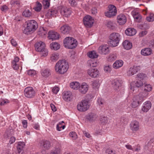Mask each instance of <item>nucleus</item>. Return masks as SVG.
<instances>
[{"instance_id":"nucleus-12","label":"nucleus","mask_w":154,"mask_h":154,"mask_svg":"<svg viewBox=\"0 0 154 154\" xmlns=\"http://www.w3.org/2000/svg\"><path fill=\"white\" fill-rule=\"evenodd\" d=\"M98 51L101 54L106 55L109 52V48L107 45H101L98 48Z\"/></svg>"},{"instance_id":"nucleus-42","label":"nucleus","mask_w":154,"mask_h":154,"mask_svg":"<svg viewBox=\"0 0 154 154\" xmlns=\"http://www.w3.org/2000/svg\"><path fill=\"white\" fill-rule=\"evenodd\" d=\"M64 123L63 121H62L59 122L58 124L57 125V130L59 131H60L61 129H63L65 128V126L63 125L62 124Z\"/></svg>"},{"instance_id":"nucleus-17","label":"nucleus","mask_w":154,"mask_h":154,"mask_svg":"<svg viewBox=\"0 0 154 154\" xmlns=\"http://www.w3.org/2000/svg\"><path fill=\"white\" fill-rule=\"evenodd\" d=\"M139 123L137 121H133L130 123V129L133 132L138 131L139 130Z\"/></svg>"},{"instance_id":"nucleus-47","label":"nucleus","mask_w":154,"mask_h":154,"mask_svg":"<svg viewBox=\"0 0 154 154\" xmlns=\"http://www.w3.org/2000/svg\"><path fill=\"white\" fill-rule=\"evenodd\" d=\"M9 103V101L8 99L2 98L0 99V105L2 106L5 105Z\"/></svg>"},{"instance_id":"nucleus-21","label":"nucleus","mask_w":154,"mask_h":154,"mask_svg":"<svg viewBox=\"0 0 154 154\" xmlns=\"http://www.w3.org/2000/svg\"><path fill=\"white\" fill-rule=\"evenodd\" d=\"M48 38L52 40L57 39L59 38V34L53 31H50L48 32Z\"/></svg>"},{"instance_id":"nucleus-56","label":"nucleus","mask_w":154,"mask_h":154,"mask_svg":"<svg viewBox=\"0 0 154 154\" xmlns=\"http://www.w3.org/2000/svg\"><path fill=\"white\" fill-rule=\"evenodd\" d=\"M39 52H41V54L43 56L45 57L47 56L48 54V50L45 48L42 51H40Z\"/></svg>"},{"instance_id":"nucleus-18","label":"nucleus","mask_w":154,"mask_h":154,"mask_svg":"<svg viewBox=\"0 0 154 154\" xmlns=\"http://www.w3.org/2000/svg\"><path fill=\"white\" fill-rule=\"evenodd\" d=\"M35 47L36 51H42L45 48V45L44 42L40 41L37 42L35 44Z\"/></svg>"},{"instance_id":"nucleus-26","label":"nucleus","mask_w":154,"mask_h":154,"mask_svg":"<svg viewBox=\"0 0 154 154\" xmlns=\"http://www.w3.org/2000/svg\"><path fill=\"white\" fill-rule=\"evenodd\" d=\"M60 56L58 53L54 52L52 53L50 57V60L52 62H56L58 60Z\"/></svg>"},{"instance_id":"nucleus-41","label":"nucleus","mask_w":154,"mask_h":154,"mask_svg":"<svg viewBox=\"0 0 154 154\" xmlns=\"http://www.w3.org/2000/svg\"><path fill=\"white\" fill-rule=\"evenodd\" d=\"M106 25L108 28L112 29H115L116 27V24L114 22L112 21H108Z\"/></svg>"},{"instance_id":"nucleus-29","label":"nucleus","mask_w":154,"mask_h":154,"mask_svg":"<svg viewBox=\"0 0 154 154\" xmlns=\"http://www.w3.org/2000/svg\"><path fill=\"white\" fill-rule=\"evenodd\" d=\"M70 29V27L69 26L64 25L61 27L60 30L62 33L67 34L69 33Z\"/></svg>"},{"instance_id":"nucleus-10","label":"nucleus","mask_w":154,"mask_h":154,"mask_svg":"<svg viewBox=\"0 0 154 154\" xmlns=\"http://www.w3.org/2000/svg\"><path fill=\"white\" fill-rule=\"evenodd\" d=\"M87 73L90 77L95 78L99 76L100 73L97 68H91L88 70Z\"/></svg>"},{"instance_id":"nucleus-28","label":"nucleus","mask_w":154,"mask_h":154,"mask_svg":"<svg viewBox=\"0 0 154 154\" xmlns=\"http://www.w3.org/2000/svg\"><path fill=\"white\" fill-rule=\"evenodd\" d=\"M124 48L126 50H129L131 48L132 45V43L128 40H125L122 43Z\"/></svg>"},{"instance_id":"nucleus-11","label":"nucleus","mask_w":154,"mask_h":154,"mask_svg":"<svg viewBox=\"0 0 154 154\" xmlns=\"http://www.w3.org/2000/svg\"><path fill=\"white\" fill-rule=\"evenodd\" d=\"M60 12L61 14L66 17H68L72 13L71 9L64 6L60 7Z\"/></svg>"},{"instance_id":"nucleus-64","label":"nucleus","mask_w":154,"mask_h":154,"mask_svg":"<svg viewBox=\"0 0 154 154\" xmlns=\"http://www.w3.org/2000/svg\"><path fill=\"white\" fill-rule=\"evenodd\" d=\"M106 154H116L115 151L109 149H107L106 150Z\"/></svg>"},{"instance_id":"nucleus-9","label":"nucleus","mask_w":154,"mask_h":154,"mask_svg":"<svg viewBox=\"0 0 154 154\" xmlns=\"http://www.w3.org/2000/svg\"><path fill=\"white\" fill-rule=\"evenodd\" d=\"M84 25L87 27H91L93 25L94 20L92 17L89 15L85 16L83 19Z\"/></svg>"},{"instance_id":"nucleus-1","label":"nucleus","mask_w":154,"mask_h":154,"mask_svg":"<svg viewBox=\"0 0 154 154\" xmlns=\"http://www.w3.org/2000/svg\"><path fill=\"white\" fill-rule=\"evenodd\" d=\"M69 67L68 63L65 60H59L55 64L54 69L58 73L63 74L67 71Z\"/></svg>"},{"instance_id":"nucleus-55","label":"nucleus","mask_w":154,"mask_h":154,"mask_svg":"<svg viewBox=\"0 0 154 154\" xmlns=\"http://www.w3.org/2000/svg\"><path fill=\"white\" fill-rule=\"evenodd\" d=\"M20 3V1L18 0H11V4L12 6L19 5Z\"/></svg>"},{"instance_id":"nucleus-57","label":"nucleus","mask_w":154,"mask_h":154,"mask_svg":"<svg viewBox=\"0 0 154 154\" xmlns=\"http://www.w3.org/2000/svg\"><path fill=\"white\" fill-rule=\"evenodd\" d=\"M68 1L72 6L75 7L77 5V2L75 0H68Z\"/></svg>"},{"instance_id":"nucleus-24","label":"nucleus","mask_w":154,"mask_h":154,"mask_svg":"<svg viewBox=\"0 0 154 154\" xmlns=\"http://www.w3.org/2000/svg\"><path fill=\"white\" fill-rule=\"evenodd\" d=\"M41 146L46 149H49L51 146L50 142L47 140H43L40 143Z\"/></svg>"},{"instance_id":"nucleus-46","label":"nucleus","mask_w":154,"mask_h":154,"mask_svg":"<svg viewBox=\"0 0 154 154\" xmlns=\"http://www.w3.org/2000/svg\"><path fill=\"white\" fill-rule=\"evenodd\" d=\"M43 4L45 8H48L50 5V0H44L43 1Z\"/></svg>"},{"instance_id":"nucleus-59","label":"nucleus","mask_w":154,"mask_h":154,"mask_svg":"<svg viewBox=\"0 0 154 154\" xmlns=\"http://www.w3.org/2000/svg\"><path fill=\"white\" fill-rule=\"evenodd\" d=\"M97 102L98 104L100 106H101L104 104V101L101 98H98L97 100Z\"/></svg>"},{"instance_id":"nucleus-52","label":"nucleus","mask_w":154,"mask_h":154,"mask_svg":"<svg viewBox=\"0 0 154 154\" xmlns=\"http://www.w3.org/2000/svg\"><path fill=\"white\" fill-rule=\"evenodd\" d=\"M104 70L105 72H110L111 70V66L110 65H106L104 67Z\"/></svg>"},{"instance_id":"nucleus-35","label":"nucleus","mask_w":154,"mask_h":154,"mask_svg":"<svg viewBox=\"0 0 154 154\" xmlns=\"http://www.w3.org/2000/svg\"><path fill=\"white\" fill-rule=\"evenodd\" d=\"M91 85L94 89H98L100 85V83L98 80L96 79L91 81Z\"/></svg>"},{"instance_id":"nucleus-5","label":"nucleus","mask_w":154,"mask_h":154,"mask_svg":"<svg viewBox=\"0 0 154 154\" xmlns=\"http://www.w3.org/2000/svg\"><path fill=\"white\" fill-rule=\"evenodd\" d=\"M90 106L88 101L86 100H83L78 103L77 109L80 112H85L89 108Z\"/></svg>"},{"instance_id":"nucleus-51","label":"nucleus","mask_w":154,"mask_h":154,"mask_svg":"<svg viewBox=\"0 0 154 154\" xmlns=\"http://www.w3.org/2000/svg\"><path fill=\"white\" fill-rule=\"evenodd\" d=\"M133 16L135 21L139 22L141 21L142 17L140 14H139L136 16Z\"/></svg>"},{"instance_id":"nucleus-58","label":"nucleus","mask_w":154,"mask_h":154,"mask_svg":"<svg viewBox=\"0 0 154 154\" xmlns=\"http://www.w3.org/2000/svg\"><path fill=\"white\" fill-rule=\"evenodd\" d=\"M108 118L106 117H103L101 118V122L103 124H105L107 122Z\"/></svg>"},{"instance_id":"nucleus-44","label":"nucleus","mask_w":154,"mask_h":154,"mask_svg":"<svg viewBox=\"0 0 154 154\" xmlns=\"http://www.w3.org/2000/svg\"><path fill=\"white\" fill-rule=\"evenodd\" d=\"M117 58V55L116 54H111L109 55L108 60L109 61H114Z\"/></svg>"},{"instance_id":"nucleus-16","label":"nucleus","mask_w":154,"mask_h":154,"mask_svg":"<svg viewBox=\"0 0 154 154\" xmlns=\"http://www.w3.org/2000/svg\"><path fill=\"white\" fill-rule=\"evenodd\" d=\"M117 21L120 25H123L126 22L127 18L125 14H121L117 16Z\"/></svg>"},{"instance_id":"nucleus-60","label":"nucleus","mask_w":154,"mask_h":154,"mask_svg":"<svg viewBox=\"0 0 154 154\" xmlns=\"http://www.w3.org/2000/svg\"><path fill=\"white\" fill-rule=\"evenodd\" d=\"M131 14L132 16H136L140 14L137 9H134L131 12Z\"/></svg>"},{"instance_id":"nucleus-40","label":"nucleus","mask_w":154,"mask_h":154,"mask_svg":"<svg viewBox=\"0 0 154 154\" xmlns=\"http://www.w3.org/2000/svg\"><path fill=\"white\" fill-rule=\"evenodd\" d=\"M23 15L26 17H30L32 16L31 11L28 9H26L23 12Z\"/></svg>"},{"instance_id":"nucleus-2","label":"nucleus","mask_w":154,"mask_h":154,"mask_svg":"<svg viewBox=\"0 0 154 154\" xmlns=\"http://www.w3.org/2000/svg\"><path fill=\"white\" fill-rule=\"evenodd\" d=\"M38 28L37 22L34 20H30L27 22V26L25 28L24 32L28 34L34 32Z\"/></svg>"},{"instance_id":"nucleus-20","label":"nucleus","mask_w":154,"mask_h":154,"mask_svg":"<svg viewBox=\"0 0 154 154\" xmlns=\"http://www.w3.org/2000/svg\"><path fill=\"white\" fill-rule=\"evenodd\" d=\"M152 50L150 48H146L142 49L140 51V54L144 56H148L151 55L152 54Z\"/></svg>"},{"instance_id":"nucleus-61","label":"nucleus","mask_w":154,"mask_h":154,"mask_svg":"<svg viewBox=\"0 0 154 154\" xmlns=\"http://www.w3.org/2000/svg\"><path fill=\"white\" fill-rule=\"evenodd\" d=\"M59 88L58 87H55L53 88L52 89V92L55 94H57L59 91Z\"/></svg>"},{"instance_id":"nucleus-25","label":"nucleus","mask_w":154,"mask_h":154,"mask_svg":"<svg viewBox=\"0 0 154 154\" xmlns=\"http://www.w3.org/2000/svg\"><path fill=\"white\" fill-rule=\"evenodd\" d=\"M19 58L17 57H16L12 62V65L14 70H16L19 69Z\"/></svg>"},{"instance_id":"nucleus-14","label":"nucleus","mask_w":154,"mask_h":154,"mask_svg":"<svg viewBox=\"0 0 154 154\" xmlns=\"http://www.w3.org/2000/svg\"><path fill=\"white\" fill-rule=\"evenodd\" d=\"M140 69V66H134L129 68L127 72V75L129 76L132 75L136 73Z\"/></svg>"},{"instance_id":"nucleus-36","label":"nucleus","mask_w":154,"mask_h":154,"mask_svg":"<svg viewBox=\"0 0 154 154\" xmlns=\"http://www.w3.org/2000/svg\"><path fill=\"white\" fill-rule=\"evenodd\" d=\"M60 47V45L56 42H52L50 44V48L53 50H57Z\"/></svg>"},{"instance_id":"nucleus-45","label":"nucleus","mask_w":154,"mask_h":154,"mask_svg":"<svg viewBox=\"0 0 154 154\" xmlns=\"http://www.w3.org/2000/svg\"><path fill=\"white\" fill-rule=\"evenodd\" d=\"M137 76L138 80L145 79L147 78L146 75L143 73H141L138 74Z\"/></svg>"},{"instance_id":"nucleus-54","label":"nucleus","mask_w":154,"mask_h":154,"mask_svg":"<svg viewBox=\"0 0 154 154\" xmlns=\"http://www.w3.org/2000/svg\"><path fill=\"white\" fill-rule=\"evenodd\" d=\"M36 71L34 70H30L27 71V74L31 76H33L36 74Z\"/></svg>"},{"instance_id":"nucleus-49","label":"nucleus","mask_w":154,"mask_h":154,"mask_svg":"<svg viewBox=\"0 0 154 154\" xmlns=\"http://www.w3.org/2000/svg\"><path fill=\"white\" fill-rule=\"evenodd\" d=\"M42 8V5L39 2H37L36 3V5L34 8L35 10L37 11H39Z\"/></svg>"},{"instance_id":"nucleus-30","label":"nucleus","mask_w":154,"mask_h":154,"mask_svg":"<svg viewBox=\"0 0 154 154\" xmlns=\"http://www.w3.org/2000/svg\"><path fill=\"white\" fill-rule=\"evenodd\" d=\"M88 57L91 59L96 58L98 57L97 53L95 51H89L87 54Z\"/></svg>"},{"instance_id":"nucleus-7","label":"nucleus","mask_w":154,"mask_h":154,"mask_svg":"<svg viewBox=\"0 0 154 154\" xmlns=\"http://www.w3.org/2000/svg\"><path fill=\"white\" fill-rule=\"evenodd\" d=\"M116 7L114 5H110L109 6V10L105 12V15L108 17L115 16L117 14Z\"/></svg>"},{"instance_id":"nucleus-33","label":"nucleus","mask_w":154,"mask_h":154,"mask_svg":"<svg viewBox=\"0 0 154 154\" xmlns=\"http://www.w3.org/2000/svg\"><path fill=\"white\" fill-rule=\"evenodd\" d=\"M48 29L46 28L41 27L38 32V34L42 37H44L47 34Z\"/></svg>"},{"instance_id":"nucleus-31","label":"nucleus","mask_w":154,"mask_h":154,"mask_svg":"<svg viewBox=\"0 0 154 154\" xmlns=\"http://www.w3.org/2000/svg\"><path fill=\"white\" fill-rule=\"evenodd\" d=\"M41 74L42 76L47 78L51 75L50 71L48 69H43L41 71Z\"/></svg>"},{"instance_id":"nucleus-19","label":"nucleus","mask_w":154,"mask_h":154,"mask_svg":"<svg viewBox=\"0 0 154 154\" xmlns=\"http://www.w3.org/2000/svg\"><path fill=\"white\" fill-rule=\"evenodd\" d=\"M72 94L69 91H65L63 93V98L66 101H70L72 99Z\"/></svg>"},{"instance_id":"nucleus-34","label":"nucleus","mask_w":154,"mask_h":154,"mask_svg":"<svg viewBox=\"0 0 154 154\" xmlns=\"http://www.w3.org/2000/svg\"><path fill=\"white\" fill-rule=\"evenodd\" d=\"M80 85L78 82H73L70 83V87L74 90H77L79 89Z\"/></svg>"},{"instance_id":"nucleus-50","label":"nucleus","mask_w":154,"mask_h":154,"mask_svg":"<svg viewBox=\"0 0 154 154\" xmlns=\"http://www.w3.org/2000/svg\"><path fill=\"white\" fill-rule=\"evenodd\" d=\"M88 63L91 66L96 67L97 65L96 61L95 60H91L88 61Z\"/></svg>"},{"instance_id":"nucleus-22","label":"nucleus","mask_w":154,"mask_h":154,"mask_svg":"<svg viewBox=\"0 0 154 154\" xmlns=\"http://www.w3.org/2000/svg\"><path fill=\"white\" fill-rule=\"evenodd\" d=\"M143 83L142 81L139 80L138 79L136 82H132L131 84V90L134 91V88H137L141 87L143 85Z\"/></svg>"},{"instance_id":"nucleus-53","label":"nucleus","mask_w":154,"mask_h":154,"mask_svg":"<svg viewBox=\"0 0 154 154\" xmlns=\"http://www.w3.org/2000/svg\"><path fill=\"white\" fill-rule=\"evenodd\" d=\"M146 20L149 22H152L154 20V14H151L149 16L146 17Z\"/></svg>"},{"instance_id":"nucleus-15","label":"nucleus","mask_w":154,"mask_h":154,"mask_svg":"<svg viewBox=\"0 0 154 154\" xmlns=\"http://www.w3.org/2000/svg\"><path fill=\"white\" fill-rule=\"evenodd\" d=\"M88 89V85L85 82H83L80 85L79 88V92L82 94L86 93Z\"/></svg>"},{"instance_id":"nucleus-38","label":"nucleus","mask_w":154,"mask_h":154,"mask_svg":"<svg viewBox=\"0 0 154 154\" xmlns=\"http://www.w3.org/2000/svg\"><path fill=\"white\" fill-rule=\"evenodd\" d=\"M121 85V82L117 79L115 80L113 83V88L114 89L117 90Z\"/></svg>"},{"instance_id":"nucleus-3","label":"nucleus","mask_w":154,"mask_h":154,"mask_svg":"<svg viewBox=\"0 0 154 154\" xmlns=\"http://www.w3.org/2000/svg\"><path fill=\"white\" fill-rule=\"evenodd\" d=\"M63 43L65 48L70 49L75 48L78 44L76 40L70 37L66 38L64 40Z\"/></svg>"},{"instance_id":"nucleus-6","label":"nucleus","mask_w":154,"mask_h":154,"mask_svg":"<svg viewBox=\"0 0 154 154\" xmlns=\"http://www.w3.org/2000/svg\"><path fill=\"white\" fill-rule=\"evenodd\" d=\"M133 100V101L131 103L132 107L135 108L143 102L144 98L142 97V94H139L134 97Z\"/></svg>"},{"instance_id":"nucleus-39","label":"nucleus","mask_w":154,"mask_h":154,"mask_svg":"<svg viewBox=\"0 0 154 154\" xmlns=\"http://www.w3.org/2000/svg\"><path fill=\"white\" fill-rule=\"evenodd\" d=\"M97 117L96 114L93 113H89L87 116V118L90 121H92L95 120Z\"/></svg>"},{"instance_id":"nucleus-4","label":"nucleus","mask_w":154,"mask_h":154,"mask_svg":"<svg viewBox=\"0 0 154 154\" xmlns=\"http://www.w3.org/2000/svg\"><path fill=\"white\" fill-rule=\"evenodd\" d=\"M121 35L118 33L113 32L109 36L110 43L113 47L117 46L121 39Z\"/></svg>"},{"instance_id":"nucleus-32","label":"nucleus","mask_w":154,"mask_h":154,"mask_svg":"<svg viewBox=\"0 0 154 154\" xmlns=\"http://www.w3.org/2000/svg\"><path fill=\"white\" fill-rule=\"evenodd\" d=\"M123 62L121 60H116L113 64V67L115 69H118L122 67Z\"/></svg>"},{"instance_id":"nucleus-48","label":"nucleus","mask_w":154,"mask_h":154,"mask_svg":"<svg viewBox=\"0 0 154 154\" xmlns=\"http://www.w3.org/2000/svg\"><path fill=\"white\" fill-rule=\"evenodd\" d=\"M69 135L70 137H71L72 140H75L77 138V135L75 132H71Z\"/></svg>"},{"instance_id":"nucleus-37","label":"nucleus","mask_w":154,"mask_h":154,"mask_svg":"<svg viewBox=\"0 0 154 154\" xmlns=\"http://www.w3.org/2000/svg\"><path fill=\"white\" fill-rule=\"evenodd\" d=\"M25 146V143L23 142H18L17 146V151L19 153L23 149Z\"/></svg>"},{"instance_id":"nucleus-27","label":"nucleus","mask_w":154,"mask_h":154,"mask_svg":"<svg viewBox=\"0 0 154 154\" xmlns=\"http://www.w3.org/2000/svg\"><path fill=\"white\" fill-rule=\"evenodd\" d=\"M125 34L128 36H132L135 35L136 33V30L133 28H128L125 31Z\"/></svg>"},{"instance_id":"nucleus-8","label":"nucleus","mask_w":154,"mask_h":154,"mask_svg":"<svg viewBox=\"0 0 154 154\" xmlns=\"http://www.w3.org/2000/svg\"><path fill=\"white\" fill-rule=\"evenodd\" d=\"M25 96L28 98L33 97L35 94V92L31 87H28L25 88L24 90Z\"/></svg>"},{"instance_id":"nucleus-23","label":"nucleus","mask_w":154,"mask_h":154,"mask_svg":"<svg viewBox=\"0 0 154 154\" xmlns=\"http://www.w3.org/2000/svg\"><path fill=\"white\" fill-rule=\"evenodd\" d=\"M151 104L150 101H146L143 103L142 110L144 112H147L151 108Z\"/></svg>"},{"instance_id":"nucleus-43","label":"nucleus","mask_w":154,"mask_h":154,"mask_svg":"<svg viewBox=\"0 0 154 154\" xmlns=\"http://www.w3.org/2000/svg\"><path fill=\"white\" fill-rule=\"evenodd\" d=\"M61 149L60 147H55L51 152L50 154H60Z\"/></svg>"},{"instance_id":"nucleus-13","label":"nucleus","mask_w":154,"mask_h":154,"mask_svg":"<svg viewBox=\"0 0 154 154\" xmlns=\"http://www.w3.org/2000/svg\"><path fill=\"white\" fill-rule=\"evenodd\" d=\"M152 90V87L149 84H145L143 91L140 94H142V97L144 98L147 96L149 94L148 92Z\"/></svg>"},{"instance_id":"nucleus-62","label":"nucleus","mask_w":154,"mask_h":154,"mask_svg":"<svg viewBox=\"0 0 154 154\" xmlns=\"http://www.w3.org/2000/svg\"><path fill=\"white\" fill-rule=\"evenodd\" d=\"M11 42L12 45L14 47H16L17 45V42L14 39H11Z\"/></svg>"},{"instance_id":"nucleus-63","label":"nucleus","mask_w":154,"mask_h":154,"mask_svg":"<svg viewBox=\"0 0 154 154\" xmlns=\"http://www.w3.org/2000/svg\"><path fill=\"white\" fill-rule=\"evenodd\" d=\"M8 9V7L6 5H3L1 7V10L3 12H5Z\"/></svg>"}]
</instances>
